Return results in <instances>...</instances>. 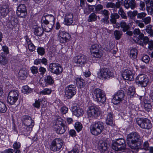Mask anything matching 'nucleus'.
I'll use <instances>...</instances> for the list:
<instances>
[{
    "instance_id": "nucleus-1",
    "label": "nucleus",
    "mask_w": 153,
    "mask_h": 153,
    "mask_svg": "<svg viewBox=\"0 0 153 153\" xmlns=\"http://www.w3.org/2000/svg\"><path fill=\"white\" fill-rule=\"evenodd\" d=\"M127 143L131 149L138 150L139 149L145 150H149V144L147 141H145L142 146V140L139 135L136 132H132L128 135Z\"/></svg>"
},
{
    "instance_id": "nucleus-2",
    "label": "nucleus",
    "mask_w": 153,
    "mask_h": 153,
    "mask_svg": "<svg viewBox=\"0 0 153 153\" xmlns=\"http://www.w3.org/2000/svg\"><path fill=\"white\" fill-rule=\"evenodd\" d=\"M104 128L103 122L98 121L91 124L90 127L91 133L95 136H97L102 132Z\"/></svg>"
},
{
    "instance_id": "nucleus-3",
    "label": "nucleus",
    "mask_w": 153,
    "mask_h": 153,
    "mask_svg": "<svg viewBox=\"0 0 153 153\" xmlns=\"http://www.w3.org/2000/svg\"><path fill=\"white\" fill-rule=\"evenodd\" d=\"M126 147L124 139L120 138L113 141L112 144V149L115 151H120L125 149Z\"/></svg>"
},
{
    "instance_id": "nucleus-4",
    "label": "nucleus",
    "mask_w": 153,
    "mask_h": 153,
    "mask_svg": "<svg viewBox=\"0 0 153 153\" xmlns=\"http://www.w3.org/2000/svg\"><path fill=\"white\" fill-rule=\"evenodd\" d=\"M93 96L95 97V100L99 103H103L106 100L105 94L104 91L99 88L94 89L93 92Z\"/></svg>"
},
{
    "instance_id": "nucleus-5",
    "label": "nucleus",
    "mask_w": 153,
    "mask_h": 153,
    "mask_svg": "<svg viewBox=\"0 0 153 153\" xmlns=\"http://www.w3.org/2000/svg\"><path fill=\"white\" fill-rule=\"evenodd\" d=\"M54 128L56 133L59 134H62L65 132L66 127L63 124V120L60 117H59L56 120Z\"/></svg>"
},
{
    "instance_id": "nucleus-6",
    "label": "nucleus",
    "mask_w": 153,
    "mask_h": 153,
    "mask_svg": "<svg viewBox=\"0 0 153 153\" xmlns=\"http://www.w3.org/2000/svg\"><path fill=\"white\" fill-rule=\"evenodd\" d=\"M113 75V73L110 70L105 68H100L97 73L98 78L102 80L109 78Z\"/></svg>"
},
{
    "instance_id": "nucleus-7",
    "label": "nucleus",
    "mask_w": 153,
    "mask_h": 153,
    "mask_svg": "<svg viewBox=\"0 0 153 153\" xmlns=\"http://www.w3.org/2000/svg\"><path fill=\"white\" fill-rule=\"evenodd\" d=\"M136 122L143 128L149 129L152 127L150 121L148 119H143L137 118L136 119Z\"/></svg>"
},
{
    "instance_id": "nucleus-8",
    "label": "nucleus",
    "mask_w": 153,
    "mask_h": 153,
    "mask_svg": "<svg viewBox=\"0 0 153 153\" xmlns=\"http://www.w3.org/2000/svg\"><path fill=\"white\" fill-rule=\"evenodd\" d=\"M100 111L97 107L91 105L89 107L87 111V115L88 117H97L99 116L100 113Z\"/></svg>"
},
{
    "instance_id": "nucleus-9",
    "label": "nucleus",
    "mask_w": 153,
    "mask_h": 153,
    "mask_svg": "<svg viewBox=\"0 0 153 153\" xmlns=\"http://www.w3.org/2000/svg\"><path fill=\"white\" fill-rule=\"evenodd\" d=\"M49 71L52 73L59 75L62 72L63 68L59 64L53 63L49 65Z\"/></svg>"
},
{
    "instance_id": "nucleus-10",
    "label": "nucleus",
    "mask_w": 153,
    "mask_h": 153,
    "mask_svg": "<svg viewBox=\"0 0 153 153\" xmlns=\"http://www.w3.org/2000/svg\"><path fill=\"white\" fill-rule=\"evenodd\" d=\"M63 145L62 140L60 138H55L52 142L50 146L51 149L53 151H59Z\"/></svg>"
},
{
    "instance_id": "nucleus-11",
    "label": "nucleus",
    "mask_w": 153,
    "mask_h": 153,
    "mask_svg": "<svg viewBox=\"0 0 153 153\" xmlns=\"http://www.w3.org/2000/svg\"><path fill=\"white\" fill-rule=\"evenodd\" d=\"M19 95V92L18 91H10L7 97V102L11 105L14 104L18 99Z\"/></svg>"
},
{
    "instance_id": "nucleus-12",
    "label": "nucleus",
    "mask_w": 153,
    "mask_h": 153,
    "mask_svg": "<svg viewBox=\"0 0 153 153\" xmlns=\"http://www.w3.org/2000/svg\"><path fill=\"white\" fill-rule=\"evenodd\" d=\"M23 118V123L26 126V129L30 132L34 125V121L30 117L28 116H24Z\"/></svg>"
},
{
    "instance_id": "nucleus-13",
    "label": "nucleus",
    "mask_w": 153,
    "mask_h": 153,
    "mask_svg": "<svg viewBox=\"0 0 153 153\" xmlns=\"http://www.w3.org/2000/svg\"><path fill=\"white\" fill-rule=\"evenodd\" d=\"M125 95L122 90H119L115 94L112 100V102L114 105L120 103L124 100Z\"/></svg>"
},
{
    "instance_id": "nucleus-14",
    "label": "nucleus",
    "mask_w": 153,
    "mask_h": 153,
    "mask_svg": "<svg viewBox=\"0 0 153 153\" xmlns=\"http://www.w3.org/2000/svg\"><path fill=\"white\" fill-rule=\"evenodd\" d=\"M76 93V88L74 85H69L65 88V95L68 99L71 98Z\"/></svg>"
},
{
    "instance_id": "nucleus-15",
    "label": "nucleus",
    "mask_w": 153,
    "mask_h": 153,
    "mask_svg": "<svg viewBox=\"0 0 153 153\" xmlns=\"http://www.w3.org/2000/svg\"><path fill=\"white\" fill-rule=\"evenodd\" d=\"M137 83L141 85L142 86H146L149 82V79L147 76L143 74L138 75L136 79Z\"/></svg>"
},
{
    "instance_id": "nucleus-16",
    "label": "nucleus",
    "mask_w": 153,
    "mask_h": 153,
    "mask_svg": "<svg viewBox=\"0 0 153 153\" xmlns=\"http://www.w3.org/2000/svg\"><path fill=\"white\" fill-rule=\"evenodd\" d=\"M58 36L60 42L61 43L67 42L71 38V36L68 33L61 30L59 31Z\"/></svg>"
},
{
    "instance_id": "nucleus-17",
    "label": "nucleus",
    "mask_w": 153,
    "mask_h": 153,
    "mask_svg": "<svg viewBox=\"0 0 153 153\" xmlns=\"http://www.w3.org/2000/svg\"><path fill=\"white\" fill-rule=\"evenodd\" d=\"M16 14L18 16L24 18L27 14L26 7L24 4H19L17 9Z\"/></svg>"
},
{
    "instance_id": "nucleus-18",
    "label": "nucleus",
    "mask_w": 153,
    "mask_h": 153,
    "mask_svg": "<svg viewBox=\"0 0 153 153\" xmlns=\"http://www.w3.org/2000/svg\"><path fill=\"white\" fill-rule=\"evenodd\" d=\"M134 34L136 36L139 35L137 38L136 37L134 38V40L135 42L139 45H143V43L141 40L139 39L140 38H142L144 35L143 33H141L140 29L139 28L135 29L133 31Z\"/></svg>"
},
{
    "instance_id": "nucleus-19",
    "label": "nucleus",
    "mask_w": 153,
    "mask_h": 153,
    "mask_svg": "<svg viewBox=\"0 0 153 153\" xmlns=\"http://www.w3.org/2000/svg\"><path fill=\"white\" fill-rule=\"evenodd\" d=\"M87 57L85 55L75 56L73 58V62L79 65H83L87 63Z\"/></svg>"
},
{
    "instance_id": "nucleus-20",
    "label": "nucleus",
    "mask_w": 153,
    "mask_h": 153,
    "mask_svg": "<svg viewBox=\"0 0 153 153\" xmlns=\"http://www.w3.org/2000/svg\"><path fill=\"white\" fill-rule=\"evenodd\" d=\"M124 6L126 9L130 8L131 9L134 10L136 7V1L135 0H125Z\"/></svg>"
},
{
    "instance_id": "nucleus-21",
    "label": "nucleus",
    "mask_w": 153,
    "mask_h": 153,
    "mask_svg": "<svg viewBox=\"0 0 153 153\" xmlns=\"http://www.w3.org/2000/svg\"><path fill=\"white\" fill-rule=\"evenodd\" d=\"M9 5L5 4L0 7V16L2 18L5 17L9 12Z\"/></svg>"
},
{
    "instance_id": "nucleus-22",
    "label": "nucleus",
    "mask_w": 153,
    "mask_h": 153,
    "mask_svg": "<svg viewBox=\"0 0 153 153\" xmlns=\"http://www.w3.org/2000/svg\"><path fill=\"white\" fill-rule=\"evenodd\" d=\"M122 77L124 79L131 81L133 79V75L131 71L128 70H125L123 73Z\"/></svg>"
},
{
    "instance_id": "nucleus-23",
    "label": "nucleus",
    "mask_w": 153,
    "mask_h": 153,
    "mask_svg": "<svg viewBox=\"0 0 153 153\" xmlns=\"http://www.w3.org/2000/svg\"><path fill=\"white\" fill-rule=\"evenodd\" d=\"M73 16L72 13H67L64 18L65 24L67 25H71L73 21Z\"/></svg>"
},
{
    "instance_id": "nucleus-24",
    "label": "nucleus",
    "mask_w": 153,
    "mask_h": 153,
    "mask_svg": "<svg viewBox=\"0 0 153 153\" xmlns=\"http://www.w3.org/2000/svg\"><path fill=\"white\" fill-rule=\"evenodd\" d=\"M109 144L105 141H100L98 144V148L104 152L106 151L109 147Z\"/></svg>"
},
{
    "instance_id": "nucleus-25",
    "label": "nucleus",
    "mask_w": 153,
    "mask_h": 153,
    "mask_svg": "<svg viewBox=\"0 0 153 153\" xmlns=\"http://www.w3.org/2000/svg\"><path fill=\"white\" fill-rule=\"evenodd\" d=\"M113 116L111 112L107 114L106 119V123L107 125L113 126L114 124L113 122Z\"/></svg>"
},
{
    "instance_id": "nucleus-26",
    "label": "nucleus",
    "mask_w": 153,
    "mask_h": 153,
    "mask_svg": "<svg viewBox=\"0 0 153 153\" xmlns=\"http://www.w3.org/2000/svg\"><path fill=\"white\" fill-rule=\"evenodd\" d=\"M76 108H74L72 109L73 114L77 117H79L82 115L84 113L83 110L81 108H78L77 107H75Z\"/></svg>"
},
{
    "instance_id": "nucleus-27",
    "label": "nucleus",
    "mask_w": 153,
    "mask_h": 153,
    "mask_svg": "<svg viewBox=\"0 0 153 153\" xmlns=\"http://www.w3.org/2000/svg\"><path fill=\"white\" fill-rule=\"evenodd\" d=\"M137 55V51L136 49L133 48L131 49L130 52L129 56L133 59H136Z\"/></svg>"
},
{
    "instance_id": "nucleus-28",
    "label": "nucleus",
    "mask_w": 153,
    "mask_h": 153,
    "mask_svg": "<svg viewBox=\"0 0 153 153\" xmlns=\"http://www.w3.org/2000/svg\"><path fill=\"white\" fill-rule=\"evenodd\" d=\"M120 27L122 29V31L124 32H126L129 29V26L128 24L124 21H122L120 22Z\"/></svg>"
},
{
    "instance_id": "nucleus-29",
    "label": "nucleus",
    "mask_w": 153,
    "mask_h": 153,
    "mask_svg": "<svg viewBox=\"0 0 153 153\" xmlns=\"http://www.w3.org/2000/svg\"><path fill=\"white\" fill-rule=\"evenodd\" d=\"M42 63L43 64L46 65L47 64V60L45 58H43L42 59H37L34 60V63L35 65H37Z\"/></svg>"
},
{
    "instance_id": "nucleus-30",
    "label": "nucleus",
    "mask_w": 153,
    "mask_h": 153,
    "mask_svg": "<svg viewBox=\"0 0 153 153\" xmlns=\"http://www.w3.org/2000/svg\"><path fill=\"white\" fill-rule=\"evenodd\" d=\"M76 83L77 86L80 88H83L85 85L84 80L80 78H77L76 79Z\"/></svg>"
},
{
    "instance_id": "nucleus-31",
    "label": "nucleus",
    "mask_w": 153,
    "mask_h": 153,
    "mask_svg": "<svg viewBox=\"0 0 153 153\" xmlns=\"http://www.w3.org/2000/svg\"><path fill=\"white\" fill-rule=\"evenodd\" d=\"M26 71L24 70H20L18 74V76L19 78L21 79H24L26 78L27 77Z\"/></svg>"
},
{
    "instance_id": "nucleus-32",
    "label": "nucleus",
    "mask_w": 153,
    "mask_h": 153,
    "mask_svg": "<svg viewBox=\"0 0 153 153\" xmlns=\"http://www.w3.org/2000/svg\"><path fill=\"white\" fill-rule=\"evenodd\" d=\"M7 62V59L4 56L0 55V64L2 66H5Z\"/></svg>"
},
{
    "instance_id": "nucleus-33",
    "label": "nucleus",
    "mask_w": 153,
    "mask_h": 153,
    "mask_svg": "<svg viewBox=\"0 0 153 153\" xmlns=\"http://www.w3.org/2000/svg\"><path fill=\"white\" fill-rule=\"evenodd\" d=\"M102 49L97 44H95L92 45L90 48V51L91 54L94 53H95L96 51L100 50Z\"/></svg>"
},
{
    "instance_id": "nucleus-34",
    "label": "nucleus",
    "mask_w": 153,
    "mask_h": 153,
    "mask_svg": "<svg viewBox=\"0 0 153 153\" xmlns=\"http://www.w3.org/2000/svg\"><path fill=\"white\" fill-rule=\"evenodd\" d=\"M91 55L93 57L96 58H101L103 55L102 49H100L99 51H96L95 53H92Z\"/></svg>"
},
{
    "instance_id": "nucleus-35",
    "label": "nucleus",
    "mask_w": 153,
    "mask_h": 153,
    "mask_svg": "<svg viewBox=\"0 0 153 153\" xmlns=\"http://www.w3.org/2000/svg\"><path fill=\"white\" fill-rule=\"evenodd\" d=\"M114 34L115 39L116 40H119L122 36L123 33L121 31L116 30L114 32Z\"/></svg>"
},
{
    "instance_id": "nucleus-36",
    "label": "nucleus",
    "mask_w": 153,
    "mask_h": 153,
    "mask_svg": "<svg viewBox=\"0 0 153 153\" xmlns=\"http://www.w3.org/2000/svg\"><path fill=\"white\" fill-rule=\"evenodd\" d=\"M7 110V108L5 105L0 101V113H4Z\"/></svg>"
},
{
    "instance_id": "nucleus-37",
    "label": "nucleus",
    "mask_w": 153,
    "mask_h": 153,
    "mask_svg": "<svg viewBox=\"0 0 153 153\" xmlns=\"http://www.w3.org/2000/svg\"><path fill=\"white\" fill-rule=\"evenodd\" d=\"M118 11V13L120 15L121 18L123 19H127V16H126L125 13L124 12L123 8L122 7L119 8Z\"/></svg>"
},
{
    "instance_id": "nucleus-38",
    "label": "nucleus",
    "mask_w": 153,
    "mask_h": 153,
    "mask_svg": "<svg viewBox=\"0 0 153 153\" xmlns=\"http://www.w3.org/2000/svg\"><path fill=\"white\" fill-rule=\"evenodd\" d=\"M137 11L136 10H134L133 11H130L127 12V14L128 16L131 19H133L134 17L137 15Z\"/></svg>"
},
{
    "instance_id": "nucleus-39",
    "label": "nucleus",
    "mask_w": 153,
    "mask_h": 153,
    "mask_svg": "<svg viewBox=\"0 0 153 153\" xmlns=\"http://www.w3.org/2000/svg\"><path fill=\"white\" fill-rule=\"evenodd\" d=\"M34 33L37 36H41L43 33V30L40 27L36 28L34 30Z\"/></svg>"
},
{
    "instance_id": "nucleus-40",
    "label": "nucleus",
    "mask_w": 153,
    "mask_h": 153,
    "mask_svg": "<svg viewBox=\"0 0 153 153\" xmlns=\"http://www.w3.org/2000/svg\"><path fill=\"white\" fill-rule=\"evenodd\" d=\"M135 89L133 87H129L127 91V94L130 95V97H133L134 94H135Z\"/></svg>"
},
{
    "instance_id": "nucleus-41",
    "label": "nucleus",
    "mask_w": 153,
    "mask_h": 153,
    "mask_svg": "<svg viewBox=\"0 0 153 153\" xmlns=\"http://www.w3.org/2000/svg\"><path fill=\"white\" fill-rule=\"evenodd\" d=\"M97 19V16L94 13H91L89 16L88 21V22L95 21Z\"/></svg>"
},
{
    "instance_id": "nucleus-42",
    "label": "nucleus",
    "mask_w": 153,
    "mask_h": 153,
    "mask_svg": "<svg viewBox=\"0 0 153 153\" xmlns=\"http://www.w3.org/2000/svg\"><path fill=\"white\" fill-rule=\"evenodd\" d=\"M45 82L47 84L52 85L54 83V81L52 77L50 76H48L45 79Z\"/></svg>"
},
{
    "instance_id": "nucleus-43",
    "label": "nucleus",
    "mask_w": 153,
    "mask_h": 153,
    "mask_svg": "<svg viewBox=\"0 0 153 153\" xmlns=\"http://www.w3.org/2000/svg\"><path fill=\"white\" fill-rule=\"evenodd\" d=\"M134 22L136 25L140 28H142L145 26V25L142 20L135 19L134 20Z\"/></svg>"
},
{
    "instance_id": "nucleus-44",
    "label": "nucleus",
    "mask_w": 153,
    "mask_h": 153,
    "mask_svg": "<svg viewBox=\"0 0 153 153\" xmlns=\"http://www.w3.org/2000/svg\"><path fill=\"white\" fill-rule=\"evenodd\" d=\"M52 91L51 89L46 88L40 91V94L42 95H49L51 94Z\"/></svg>"
},
{
    "instance_id": "nucleus-45",
    "label": "nucleus",
    "mask_w": 153,
    "mask_h": 153,
    "mask_svg": "<svg viewBox=\"0 0 153 153\" xmlns=\"http://www.w3.org/2000/svg\"><path fill=\"white\" fill-rule=\"evenodd\" d=\"M48 20L51 25H53L55 23V18L53 16L51 15H48L47 16Z\"/></svg>"
},
{
    "instance_id": "nucleus-46",
    "label": "nucleus",
    "mask_w": 153,
    "mask_h": 153,
    "mask_svg": "<svg viewBox=\"0 0 153 153\" xmlns=\"http://www.w3.org/2000/svg\"><path fill=\"white\" fill-rule=\"evenodd\" d=\"M74 127L78 132L80 131L82 128V126L81 123L79 122H76L75 124Z\"/></svg>"
},
{
    "instance_id": "nucleus-47",
    "label": "nucleus",
    "mask_w": 153,
    "mask_h": 153,
    "mask_svg": "<svg viewBox=\"0 0 153 153\" xmlns=\"http://www.w3.org/2000/svg\"><path fill=\"white\" fill-rule=\"evenodd\" d=\"M53 25H46L44 27H42V29L43 30L46 32H48L51 30L53 27Z\"/></svg>"
},
{
    "instance_id": "nucleus-48",
    "label": "nucleus",
    "mask_w": 153,
    "mask_h": 153,
    "mask_svg": "<svg viewBox=\"0 0 153 153\" xmlns=\"http://www.w3.org/2000/svg\"><path fill=\"white\" fill-rule=\"evenodd\" d=\"M37 51L38 54L41 56H43L45 53V50L42 47H39Z\"/></svg>"
},
{
    "instance_id": "nucleus-49",
    "label": "nucleus",
    "mask_w": 153,
    "mask_h": 153,
    "mask_svg": "<svg viewBox=\"0 0 153 153\" xmlns=\"http://www.w3.org/2000/svg\"><path fill=\"white\" fill-rule=\"evenodd\" d=\"M147 14L145 12H141L138 13L137 15V18L138 19H143L146 16Z\"/></svg>"
},
{
    "instance_id": "nucleus-50",
    "label": "nucleus",
    "mask_w": 153,
    "mask_h": 153,
    "mask_svg": "<svg viewBox=\"0 0 153 153\" xmlns=\"http://www.w3.org/2000/svg\"><path fill=\"white\" fill-rule=\"evenodd\" d=\"M123 0H117L115 4L116 8H120L121 5L123 4Z\"/></svg>"
},
{
    "instance_id": "nucleus-51",
    "label": "nucleus",
    "mask_w": 153,
    "mask_h": 153,
    "mask_svg": "<svg viewBox=\"0 0 153 153\" xmlns=\"http://www.w3.org/2000/svg\"><path fill=\"white\" fill-rule=\"evenodd\" d=\"M105 7L107 8H115L116 7L115 3L112 2L107 3L105 5Z\"/></svg>"
},
{
    "instance_id": "nucleus-52",
    "label": "nucleus",
    "mask_w": 153,
    "mask_h": 153,
    "mask_svg": "<svg viewBox=\"0 0 153 153\" xmlns=\"http://www.w3.org/2000/svg\"><path fill=\"white\" fill-rule=\"evenodd\" d=\"M142 20L146 25H147L150 23L151 18L149 16H148L145 17L143 19H142Z\"/></svg>"
},
{
    "instance_id": "nucleus-53",
    "label": "nucleus",
    "mask_w": 153,
    "mask_h": 153,
    "mask_svg": "<svg viewBox=\"0 0 153 153\" xmlns=\"http://www.w3.org/2000/svg\"><path fill=\"white\" fill-rule=\"evenodd\" d=\"M145 30L147 33L151 34L153 31L152 26L151 25H147L146 27Z\"/></svg>"
},
{
    "instance_id": "nucleus-54",
    "label": "nucleus",
    "mask_w": 153,
    "mask_h": 153,
    "mask_svg": "<svg viewBox=\"0 0 153 153\" xmlns=\"http://www.w3.org/2000/svg\"><path fill=\"white\" fill-rule=\"evenodd\" d=\"M23 91L25 93H30L32 91V89L28 86L26 85L23 87Z\"/></svg>"
},
{
    "instance_id": "nucleus-55",
    "label": "nucleus",
    "mask_w": 153,
    "mask_h": 153,
    "mask_svg": "<svg viewBox=\"0 0 153 153\" xmlns=\"http://www.w3.org/2000/svg\"><path fill=\"white\" fill-rule=\"evenodd\" d=\"M30 70L32 73L33 74H36L38 72V68L37 67L33 66L30 68Z\"/></svg>"
},
{
    "instance_id": "nucleus-56",
    "label": "nucleus",
    "mask_w": 153,
    "mask_h": 153,
    "mask_svg": "<svg viewBox=\"0 0 153 153\" xmlns=\"http://www.w3.org/2000/svg\"><path fill=\"white\" fill-rule=\"evenodd\" d=\"M144 108L146 111L149 112L151 111L152 106L151 104H144Z\"/></svg>"
},
{
    "instance_id": "nucleus-57",
    "label": "nucleus",
    "mask_w": 153,
    "mask_h": 153,
    "mask_svg": "<svg viewBox=\"0 0 153 153\" xmlns=\"http://www.w3.org/2000/svg\"><path fill=\"white\" fill-rule=\"evenodd\" d=\"M101 13L105 17H109V12L107 10L104 9L101 11Z\"/></svg>"
},
{
    "instance_id": "nucleus-58",
    "label": "nucleus",
    "mask_w": 153,
    "mask_h": 153,
    "mask_svg": "<svg viewBox=\"0 0 153 153\" xmlns=\"http://www.w3.org/2000/svg\"><path fill=\"white\" fill-rule=\"evenodd\" d=\"M41 102V100L39 99L38 100H36L35 103L33 104V106L37 108H39L40 106V103Z\"/></svg>"
},
{
    "instance_id": "nucleus-59",
    "label": "nucleus",
    "mask_w": 153,
    "mask_h": 153,
    "mask_svg": "<svg viewBox=\"0 0 153 153\" xmlns=\"http://www.w3.org/2000/svg\"><path fill=\"white\" fill-rule=\"evenodd\" d=\"M28 49L31 52L35 50V46L32 42L28 45Z\"/></svg>"
},
{
    "instance_id": "nucleus-60",
    "label": "nucleus",
    "mask_w": 153,
    "mask_h": 153,
    "mask_svg": "<svg viewBox=\"0 0 153 153\" xmlns=\"http://www.w3.org/2000/svg\"><path fill=\"white\" fill-rule=\"evenodd\" d=\"M149 58L148 56L145 55L142 58V60L143 62H144L145 63H147L149 62Z\"/></svg>"
},
{
    "instance_id": "nucleus-61",
    "label": "nucleus",
    "mask_w": 153,
    "mask_h": 153,
    "mask_svg": "<svg viewBox=\"0 0 153 153\" xmlns=\"http://www.w3.org/2000/svg\"><path fill=\"white\" fill-rule=\"evenodd\" d=\"M68 109L66 106H63L60 109L61 113L64 114L66 113L68 111Z\"/></svg>"
},
{
    "instance_id": "nucleus-62",
    "label": "nucleus",
    "mask_w": 153,
    "mask_h": 153,
    "mask_svg": "<svg viewBox=\"0 0 153 153\" xmlns=\"http://www.w3.org/2000/svg\"><path fill=\"white\" fill-rule=\"evenodd\" d=\"M13 146L14 149H19L20 147L21 144L19 142H15L13 145Z\"/></svg>"
},
{
    "instance_id": "nucleus-63",
    "label": "nucleus",
    "mask_w": 153,
    "mask_h": 153,
    "mask_svg": "<svg viewBox=\"0 0 153 153\" xmlns=\"http://www.w3.org/2000/svg\"><path fill=\"white\" fill-rule=\"evenodd\" d=\"M139 39L140 40L142 39L143 42L145 44H146L149 43V39L147 36H144L142 38H140Z\"/></svg>"
},
{
    "instance_id": "nucleus-64",
    "label": "nucleus",
    "mask_w": 153,
    "mask_h": 153,
    "mask_svg": "<svg viewBox=\"0 0 153 153\" xmlns=\"http://www.w3.org/2000/svg\"><path fill=\"white\" fill-rule=\"evenodd\" d=\"M145 3L142 1H141L140 2L139 6L140 7V9L142 10H143L145 8Z\"/></svg>"
}]
</instances>
